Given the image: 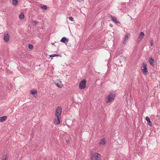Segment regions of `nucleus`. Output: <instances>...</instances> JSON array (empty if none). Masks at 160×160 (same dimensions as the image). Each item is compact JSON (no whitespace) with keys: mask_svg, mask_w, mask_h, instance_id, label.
<instances>
[{"mask_svg":"<svg viewBox=\"0 0 160 160\" xmlns=\"http://www.w3.org/2000/svg\"><path fill=\"white\" fill-rule=\"evenodd\" d=\"M129 36V33H127L125 36V38L123 41V44H125L126 43L128 39Z\"/></svg>","mask_w":160,"mask_h":160,"instance_id":"9d476101","label":"nucleus"},{"mask_svg":"<svg viewBox=\"0 0 160 160\" xmlns=\"http://www.w3.org/2000/svg\"><path fill=\"white\" fill-rule=\"evenodd\" d=\"M10 36L7 32H5L4 33L3 39L5 42H7L9 41Z\"/></svg>","mask_w":160,"mask_h":160,"instance_id":"423d86ee","label":"nucleus"},{"mask_svg":"<svg viewBox=\"0 0 160 160\" xmlns=\"http://www.w3.org/2000/svg\"><path fill=\"white\" fill-rule=\"evenodd\" d=\"M116 95L115 93L113 92L110 93L106 97V103H108L111 102L115 98Z\"/></svg>","mask_w":160,"mask_h":160,"instance_id":"7ed1b4c3","label":"nucleus"},{"mask_svg":"<svg viewBox=\"0 0 160 160\" xmlns=\"http://www.w3.org/2000/svg\"><path fill=\"white\" fill-rule=\"evenodd\" d=\"M56 56L61 57V55L60 54H53L52 55H51L50 56V57H51L52 59V58Z\"/></svg>","mask_w":160,"mask_h":160,"instance_id":"f3484780","label":"nucleus"},{"mask_svg":"<svg viewBox=\"0 0 160 160\" xmlns=\"http://www.w3.org/2000/svg\"><path fill=\"white\" fill-rule=\"evenodd\" d=\"M86 81L85 79H83L79 83V88L82 89L85 88L86 85Z\"/></svg>","mask_w":160,"mask_h":160,"instance_id":"20e7f679","label":"nucleus"},{"mask_svg":"<svg viewBox=\"0 0 160 160\" xmlns=\"http://www.w3.org/2000/svg\"><path fill=\"white\" fill-rule=\"evenodd\" d=\"M111 19L112 21L116 23H119V22L117 20V19L115 17L111 16Z\"/></svg>","mask_w":160,"mask_h":160,"instance_id":"9b49d317","label":"nucleus"},{"mask_svg":"<svg viewBox=\"0 0 160 160\" xmlns=\"http://www.w3.org/2000/svg\"><path fill=\"white\" fill-rule=\"evenodd\" d=\"M101 155L97 153L92 151L90 152V158L91 160H101Z\"/></svg>","mask_w":160,"mask_h":160,"instance_id":"f03ea898","label":"nucleus"},{"mask_svg":"<svg viewBox=\"0 0 160 160\" xmlns=\"http://www.w3.org/2000/svg\"><path fill=\"white\" fill-rule=\"evenodd\" d=\"M150 45L151 46H152L153 45V40L152 39H151L150 40Z\"/></svg>","mask_w":160,"mask_h":160,"instance_id":"aec40b11","label":"nucleus"},{"mask_svg":"<svg viewBox=\"0 0 160 160\" xmlns=\"http://www.w3.org/2000/svg\"><path fill=\"white\" fill-rule=\"evenodd\" d=\"M77 1L78 2H81L83 1V0H77Z\"/></svg>","mask_w":160,"mask_h":160,"instance_id":"a878e982","label":"nucleus"},{"mask_svg":"<svg viewBox=\"0 0 160 160\" xmlns=\"http://www.w3.org/2000/svg\"><path fill=\"white\" fill-rule=\"evenodd\" d=\"M2 160H8V158L6 157L3 156Z\"/></svg>","mask_w":160,"mask_h":160,"instance_id":"5701e85b","label":"nucleus"},{"mask_svg":"<svg viewBox=\"0 0 160 160\" xmlns=\"http://www.w3.org/2000/svg\"><path fill=\"white\" fill-rule=\"evenodd\" d=\"M99 143L101 145L103 146L105 145L106 143V142L105 141V139L103 138L102 139H101Z\"/></svg>","mask_w":160,"mask_h":160,"instance_id":"ddd939ff","label":"nucleus"},{"mask_svg":"<svg viewBox=\"0 0 160 160\" xmlns=\"http://www.w3.org/2000/svg\"><path fill=\"white\" fill-rule=\"evenodd\" d=\"M19 18L21 19H22L24 18V15L22 13L20 14L19 15Z\"/></svg>","mask_w":160,"mask_h":160,"instance_id":"a211bd4d","label":"nucleus"},{"mask_svg":"<svg viewBox=\"0 0 160 160\" xmlns=\"http://www.w3.org/2000/svg\"><path fill=\"white\" fill-rule=\"evenodd\" d=\"M33 22L35 24H37L38 23V22L37 21H34Z\"/></svg>","mask_w":160,"mask_h":160,"instance_id":"393cba45","label":"nucleus"},{"mask_svg":"<svg viewBox=\"0 0 160 160\" xmlns=\"http://www.w3.org/2000/svg\"><path fill=\"white\" fill-rule=\"evenodd\" d=\"M18 0H12V3L13 5L16 6L18 4Z\"/></svg>","mask_w":160,"mask_h":160,"instance_id":"2eb2a0df","label":"nucleus"},{"mask_svg":"<svg viewBox=\"0 0 160 160\" xmlns=\"http://www.w3.org/2000/svg\"><path fill=\"white\" fill-rule=\"evenodd\" d=\"M7 116H4L0 118V122H3L5 121L6 119L7 118Z\"/></svg>","mask_w":160,"mask_h":160,"instance_id":"4468645a","label":"nucleus"},{"mask_svg":"<svg viewBox=\"0 0 160 160\" xmlns=\"http://www.w3.org/2000/svg\"><path fill=\"white\" fill-rule=\"evenodd\" d=\"M60 42L64 43H65L68 42V39L65 37H63L60 40Z\"/></svg>","mask_w":160,"mask_h":160,"instance_id":"f8f14e48","label":"nucleus"},{"mask_svg":"<svg viewBox=\"0 0 160 160\" xmlns=\"http://www.w3.org/2000/svg\"><path fill=\"white\" fill-rule=\"evenodd\" d=\"M142 71L145 75H146L148 72L147 68V64L143 62L142 64Z\"/></svg>","mask_w":160,"mask_h":160,"instance_id":"39448f33","label":"nucleus"},{"mask_svg":"<svg viewBox=\"0 0 160 160\" xmlns=\"http://www.w3.org/2000/svg\"><path fill=\"white\" fill-rule=\"evenodd\" d=\"M62 112V109L60 106H58L56 109L55 113V116L56 118L54 120V123L55 124L58 125L60 123V120L61 118V114Z\"/></svg>","mask_w":160,"mask_h":160,"instance_id":"f257e3e1","label":"nucleus"},{"mask_svg":"<svg viewBox=\"0 0 160 160\" xmlns=\"http://www.w3.org/2000/svg\"><path fill=\"white\" fill-rule=\"evenodd\" d=\"M148 124L150 127H152V123L151 122L149 118L148 117H146L145 118Z\"/></svg>","mask_w":160,"mask_h":160,"instance_id":"1a4fd4ad","label":"nucleus"},{"mask_svg":"<svg viewBox=\"0 0 160 160\" xmlns=\"http://www.w3.org/2000/svg\"><path fill=\"white\" fill-rule=\"evenodd\" d=\"M37 92V91L36 90H32L30 91V93L34 96V95Z\"/></svg>","mask_w":160,"mask_h":160,"instance_id":"dca6fc26","label":"nucleus"},{"mask_svg":"<svg viewBox=\"0 0 160 160\" xmlns=\"http://www.w3.org/2000/svg\"><path fill=\"white\" fill-rule=\"evenodd\" d=\"M56 85L59 88H61V86L59 85V84L57 83V84H56Z\"/></svg>","mask_w":160,"mask_h":160,"instance_id":"b1692460","label":"nucleus"},{"mask_svg":"<svg viewBox=\"0 0 160 160\" xmlns=\"http://www.w3.org/2000/svg\"><path fill=\"white\" fill-rule=\"evenodd\" d=\"M28 48L30 49H32L33 48V46L32 44H29Z\"/></svg>","mask_w":160,"mask_h":160,"instance_id":"412c9836","label":"nucleus"},{"mask_svg":"<svg viewBox=\"0 0 160 160\" xmlns=\"http://www.w3.org/2000/svg\"><path fill=\"white\" fill-rule=\"evenodd\" d=\"M144 36V33L142 32H140L139 36L137 38V40L138 42H140L141 40L143 38Z\"/></svg>","mask_w":160,"mask_h":160,"instance_id":"0eeeda50","label":"nucleus"},{"mask_svg":"<svg viewBox=\"0 0 160 160\" xmlns=\"http://www.w3.org/2000/svg\"><path fill=\"white\" fill-rule=\"evenodd\" d=\"M41 8L43 10H46L47 8V6L46 5H43L41 7Z\"/></svg>","mask_w":160,"mask_h":160,"instance_id":"6ab92c4d","label":"nucleus"},{"mask_svg":"<svg viewBox=\"0 0 160 160\" xmlns=\"http://www.w3.org/2000/svg\"><path fill=\"white\" fill-rule=\"evenodd\" d=\"M149 62L150 65L152 67H154V63L155 62L154 60L152 58H150L149 59Z\"/></svg>","mask_w":160,"mask_h":160,"instance_id":"6e6552de","label":"nucleus"},{"mask_svg":"<svg viewBox=\"0 0 160 160\" xmlns=\"http://www.w3.org/2000/svg\"><path fill=\"white\" fill-rule=\"evenodd\" d=\"M71 21H72L74 20L73 18L72 17H69L68 18Z\"/></svg>","mask_w":160,"mask_h":160,"instance_id":"4be33fe9","label":"nucleus"}]
</instances>
